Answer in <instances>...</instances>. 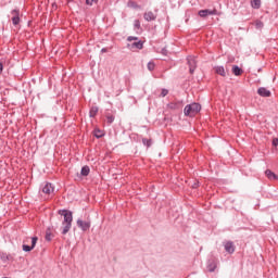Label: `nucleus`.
Listing matches in <instances>:
<instances>
[{
	"label": "nucleus",
	"instance_id": "f257e3e1",
	"mask_svg": "<svg viewBox=\"0 0 278 278\" xmlns=\"http://www.w3.org/2000/svg\"><path fill=\"white\" fill-rule=\"evenodd\" d=\"M58 214L64 217V220L62 223L63 225L62 235L66 236V233L71 231V227H73V212L68 210H59Z\"/></svg>",
	"mask_w": 278,
	"mask_h": 278
},
{
	"label": "nucleus",
	"instance_id": "f03ea898",
	"mask_svg": "<svg viewBox=\"0 0 278 278\" xmlns=\"http://www.w3.org/2000/svg\"><path fill=\"white\" fill-rule=\"evenodd\" d=\"M199 112H201V105L197 102L187 104L184 110L185 116H190L191 118L199 114Z\"/></svg>",
	"mask_w": 278,
	"mask_h": 278
},
{
	"label": "nucleus",
	"instance_id": "7ed1b4c3",
	"mask_svg": "<svg viewBox=\"0 0 278 278\" xmlns=\"http://www.w3.org/2000/svg\"><path fill=\"white\" fill-rule=\"evenodd\" d=\"M77 227L81 229V231H88L91 227L90 220L77 219L76 222Z\"/></svg>",
	"mask_w": 278,
	"mask_h": 278
},
{
	"label": "nucleus",
	"instance_id": "20e7f679",
	"mask_svg": "<svg viewBox=\"0 0 278 278\" xmlns=\"http://www.w3.org/2000/svg\"><path fill=\"white\" fill-rule=\"evenodd\" d=\"M187 62L189 65V73L193 75L194 71H197V59H194V56H188Z\"/></svg>",
	"mask_w": 278,
	"mask_h": 278
},
{
	"label": "nucleus",
	"instance_id": "39448f33",
	"mask_svg": "<svg viewBox=\"0 0 278 278\" xmlns=\"http://www.w3.org/2000/svg\"><path fill=\"white\" fill-rule=\"evenodd\" d=\"M224 249H225L226 253H229L230 255L236 253V245L233 244V241L225 242Z\"/></svg>",
	"mask_w": 278,
	"mask_h": 278
},
{
	"label": "nucleus",
	"instance_id": "423d86ee",
	"mask_svg": "<svg viewBox=\"0 0 278 278\" xmlns=\"http://www.w3.org/2000/svg\"><path fill=\"white\" fill-rule=\"evenodd\" d=\"M127 48L134 51V49H143L144 48V42L142 40L134 41L132 43H128Z\"/></svg>",
	"mask_w": 278,
	"mask_h": 278
},
{
	"label": "nucleus",
	"instance_id": "0eeeda50",
	"mask_svg": "<svg viewBox=\"0 0 278 278\" xmlns=\"http://www.w3.org/2000/svg\"><path fill=\"white\" fill-rule=\"evenodd\" d=\"M216 15V10H200L199 11V16H201L202 18H205V16H214Z\"/></svg>",
	"mask_w": 278,
	"mask_h": 278
},
{
	"label": "nucleus",
	"instance_id": "6e6552de",
	"mask_svg": "<svg viewBox=\"0 0 278 278\" xmlns=\"http://www.w3.org/2000/svg\"><path fill=\"white\" fill-rule=\"evenodd\" d=\"M257 94L260 97L268 98V97H271L273 93L267 88L261 87L257 89Z\"/></svg>",
	"mask_w": 278,
	"mask_h": 278
},
{
	"label": "nucleus",
	"instance_id": "1a4fd4ad",
	"mask_svg": "<svg viewBox=\"0 0 278 278\" xmlns=\"http://www.w3.org/2000/svg\"><path fill=\"white\" fill-rule=\"evenodd\" d=\"M54 188L53 185L51 182H47L43 187H42V192L43 194H51L54 192Z\"/></svg>",
	"mask_w": 278,
	"mask_h": 278
},
{
	"label": "nucleus",
	"instance_id": "9d476101",
	"mask_svg": "<svg viewBox=\"0 0 278 278\" xmlns=\"http://www.w3.org/2000/svg\"><path fill=\"white\" fill-rule=\"evenodd\" d=\"M144 21L151 22L157 18V14L153 13V11H148L143 14Z\"/></svg>",
	"mask_w": 278,
	"mask_h": 278
},
{
	"label": "nucleus",
	"instance_id": "9b49d317",
	"mask_svg": "<svg viewBox=\"0 0 278 278\" xmlns=\"http://www.w3.org/2000/svg\"><path fill=\"white\" fill-rule=\"evenodd\" d=\"M232 73H233V75H236V77H240V75H242L243 71H242V68H240V66L233 65Z\"/></svg>",
	"mask_w": 278,
	"mask_h": 278
},
{
	"label": "nucleus",
	"instance_id": "f8f14e48",
	"mask_svg": "<svg viewBox=\"0 0 278 278\" xmlns=\"http://www.w3.org/2000/svg\"><path fill=\"white\" fill-rule=\"evenodd\" d=\"M265 175H266V177L269 178L270 180H277V179H278V176H277L275 173H273V170H270V169H267V170L265 172Z\"/></svg>",
	"mask_w": 278,
	"mask_h": 278
},
{
	"label": "nucleus",
	"instance_id": "ddd939ff",
	"mask_svg": "<svg viewBox=\"0 0 278 278\" xmlns=\"http://www.w3.org/2000/svg\"><path fill=\"white\" fill-rule=\"evenodd\" d=\"M251 5L254 10L262 8V0H251Z\"/></svg>",
	"mask_w": 278,
	"mask_h": 278
},
{
	"label": "nucleus",
	"instance_id": "4468645a",
	"mask_svg": "<svg viewBox=\"0 0 278 278\" xmlns=\"http://www.w3.org/2000/svg\"><path fill=\"white\" fill-rule=\"evenodd\" d=\"M215 73H217V75H220L222 77H225L227 75L224 66H216Z\"/></svg>",
	"mask_w": 278,
	"mask_h": 278
},
{
	"label": "nucleus",
	"instance_id": "2eb2a0df",
	"mask_svg": "<svg viewBox=\"0 0 278 278\" xmlns=\"http://www.w3.org/2000/svg\"><path fill=\"white\" fill-rule=\"evenodd\" d=\"M99 114V108L98 106H92L89 111V116L90 118H94Z\"/></svg>",
	"mask_w": 278,
	"mask_h": 278
},
{
	"label": "nucleus",
	"instance_id": "dca6fc26",
	"mask_svg": "<svg viewBox=\"0 0 278 278\" xmlns=\"http://www.w3.org/2000/svg\"><path fill=\"white\" fill-rule=\"evenodd\" d=\"M80 174L83 177H88V175H90V167L88 165H85L81 168Z\"/></svg>",
	"mask_w": 278,
	"mask_h": 278
},
{
	"label": "nucleus",
	"instance_id": "f3484780",
	"mask_svg": "<svg viewBox=\"0 0 278 278\" xmlns=\"http://www.w3.org/2000/svg\"><path fill=\"white\" fill-rule=\"evenodd\" d=\"M142 144L149 149V147L153 144V140L148 138H142Z\"/></svg>",
	"mask_w": 278,
	"mask_h": 278
},
{
	"label": "nucleus",
	"instance_id": "a211bd4d",
	"mask_svg": "<svg viewBox=\"0 0 278 278\" xmlns=\"http://www.w3.org/2000/svg\"><path fill=\"white\" fill-rule=\"evenodd\" d=\"M208 273H214L216 270V263L212 262L207 265Z\"/></svg>",
	"mask_w": 278,
	"mask_h": 278
},
{
	"label": "nucleus",
	"instance_id": "6ab92c4d",
	"mask_svg": "<svg viewBox=\"0 0 278 278\" xmlns=\"http://www.w3.org/2000/svg\"><path fill=\"white\" fill-rule=\"evenodd\" d=\"M114 115L112 114H106V123L108 125H112V123H114Z\"/></svg>",
	"mask_w": 278,
	"mask_h": 278
},
{
	"label": "nucleus",
	"instance_id": "aec40b11",
	"mask_svg": "<svg viewBox=\"0 0 278 278\" xmlns=\"http://www.w3.org/2000/svg\"><path fill=\"white\" fill-rule=\"evenodd\" d=\"M22 249L23 251H25V253H29V251H34V247L27 245V244H23Z\"/></svg>",
	"mask_w": 278,
	"mask_h": 278
},
{
	"label": "nucleus",
	"instance_id": "412c9836",
	"mask_svg": "<svg viewBox=\"0 0 278 278\" xmlns=\"http://www.w3.org/2000/svg\"><path fill=\"white\" fill-rule=\"evenodd\" d=\"M51 238H52L51 228H48L47 231H46V240L48 242H51Z\"/></svg>",
	"mask_w": 278,
	"mask_h": 278
},
{
	"label": "nucleus",
	"instance_id": "4be33fe9",
	"mask_svg": "<svg viewBox=\"0 0 278 278\" xmlns=\"http://www.w3.org/2000/svg\"><path fill=\"white\" fill-rule=\"evenodd\" d=\"M11 21H12V23H13V25H18V23H21V16H13L12 18H11Z\"/></svg>",
	"mask_w": 278,
	"mask_h": 278
},
{
	"label": "nucleus",
	"instance_id": "5701e85b",
	"mask_svg": "<svg viewBox=\"0 0 278 278\" xmlns=\"http://www.w3.org/2000/svg\"><path fill=\"white\" fill-rule=\"evenodd\" d=\"M255 27H256V29H262L264 27V22L257 20L255 22Z\"/></svg>",
	"mask_w": 278,
	"mask_h": 278
},
{
	"label": "nucleus",
	"instance_id": "b1692460",
	"mask_svg": "<svg viewBox=\"0 0 278 278\" xmlns=\"http://www.w3.org/2000/svg\"><path fill=\"white\" fill-rule=\"evenodd\" d=\"M148 71H155V62L150 61L148 63Z\"/></svg>",
	"mask_w": 278,
	"mask_h": 278
},
{
	"label": "nucleus",
	"instance_id": "393cba45",
	"mask_svg": "<svg viewBox=\"0 0 278 278\" xmlns=\"http://www.w3.org/2000/svg\"><path fill=\"white\" fill-rule=\"evenodd\" d=\"M94 136H96V138H103V131H101L100 129H96Z\"/></svg>",
	"mask_w": 278,
	"mask_h": 278
},
{
	"label": "nucleus",
	"instance_id": "a878e982",
	"mask_svg": "<svg viewBox=\"0 0 278 278\" xmlns=\"http://www.w3.org/2000/svg\"><path fill=\"white\" fill-rule=\"evenodd\" d=\"M37 242H38V237H33L31 238V245L30 247H33V249H35Z\"/></svg>",
	"mask_w": 278,
	"mask_h": 278
},
{
	"label": "nucleus",
	"instance_id": "bb28decb",
	"mask_svg": "<svg viewBox=\"0 0 278 278\" xmlns=\"http://www.w3.org/2000/svg\"><path fill=\"white\" fill-rule=\"evenodd\" d=\"M12 16H21V11L14 9L13 11H11Z\"/></svg>",
	"mask_w": 278,
	"mask_h": 278
},
{
	"label": "nucleus",
	"instance_id": "cd10ccee",
	"mask_svg": "<svg viewBox=\"0 0 278 278\" xmlns=\"http://www.w3.org/2000/svg\"><path fill=\"white\" fill-rule=\"evenodd\" d=\"M132 40L138 41V37H134V36L127 37L128 42H131Z\"/></svg>",
	"mask_w": 278,
	"mask_h": 278
},
{
	"label": "nucleus",
	"instance_id": "c85d7f7f",
	"mask_svg": "<svg viewBox=\"0 0 278 278\" xmlns=\"http://www.w3.org/2000/svg\"><path fill=\"white\" fill-rule=\"evenodd\" d=\"M99 0H86L87 5H92V3H97Z\"/></svg>",
	"mask_w": 278,
	"mask_h": 278
},
{
	"label": "nucleus",
	"instance_id": "c756f323",
	"mask_svg": "<svg viewBox=\"0 0 278 278\" xmlns=\"http://www.w3.org/2000/svg\"><path fill=\"white\" fill-rule=\"evenodd\" d=\"M134 25H135L136 29H140V21L139 20H136Z\"/></svg>",
	"mask_w": 278,
	"mask_h": 278
},
{
	"label": "nucleus",
	"instance_id": "7c9ffc66",
	"mask_svg": "<svg viewBox=\"0 0 278 278\" xmlns=\"http://www.w3.org/2000/svg\"><path fill=\"white\" fill-rule=\"evenodd\" d=\"M167 94H168V90L167 89H162L161 97H166Z\"/></svg>",
	"mask_w": 278,
	"mask_h": 278
},
{
	"label": "nucleus",
	"instance_id": "2f4dec72",
	"mask_svg": "<svg viewBox=\"0 0 278 278\" xmlns=\"http://www.w3.org/2000/svg\"><path fill=\"white\" fill-rule=\"evenodd\" d=\"M273 147H278V139L274 138L271 141Z\"/></svg>",
	"mask_w": 278,
	"mask_h": 278
},
{
	"label": "nucleus",
	"instance_id": "473e14b6",
	"mask_svg": "<svg viewBox=\"0 0 278 278\" xmlns=\"http://www.w3.org/2000/svg\"><path fill=\"white\" fill-rule=\"evenodd\" d=\"M162 55H167L168 53V50H166V48H163L162 51H161Z\"/></svg>",
	"mask_w": 278,
	"mask_h": 278
},
{
	"label": "nucleus",
	"instance_id": "72a5a7b5",
	"mask_svg": "<svg viewBox=\"0 0 278 278\" xmlns=\"http://www.w3.org/2000/svg\"><path fill=\"white\" fill-rule=\"evenodd\" d=\"M101 53H108V48H102Z\"/></svg>",
	"mask_w": 278,
	"mask_h": 278
},
{
	"label": "nucleus",
	"instance_id": "f704fd0d",
	"mask_svg": "<svg viewBox=\"0 0 278 278\" xmlns=\"http://www.w3.org/2000/svg\"><path fill=\"white\" fill-rule=\"evenodd\" d=\"M3 73V63H0V75Z\"/></svg>",
	"mask_w": 278,
	"mask_h": 278
},
{
	"label": "nucleus",
	"instance_id": "c9c22d12",
	"mask_svg": "<svg viewBox=\"0 0 278 278\" xmlns=\"http://www.w3.org/2000/svg\"><path fill=\"white\" fill-rule=\"evenodd\" d=\"M1 260H8V255L7 254H2L1 255Z\"/></svg>",
	"mask_w": 278,
	"mask_h": 278
},
{
	"label": "nucleus",
	"instance_id": "e433bc0d",
	"mask_svg": "<svg viewBox=\"0 0 278 278\" xmlns=\"http://www.w3.org/2000/svg\"><path fill=\"white\" fill-rule=\"evenodd\" d=\"M192 188H199V182H194V184L192 185Z\"/></svg>",
	"mask_w": 278,
	"mask_h": 278
},
{
	"label": "nucleus",
	"instance_id": "4c0bfd02",
	"mask_svg": "<svg viewBox=\"0 0 278 278\" xmlns=\"http://www.w3.org/2000/svg\"><path fill=\"white\" fill-rule=\"evenodd\" d=\"M67 1H74V0H67Z\"/></svg>",
	"mask_w": 278,
	"mask_h": 278
}]
</instances>
